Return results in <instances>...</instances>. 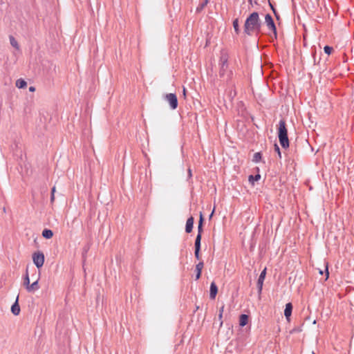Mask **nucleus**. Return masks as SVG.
Returning <instances> with one entry per match:
<instances>
[{"label": "nucleus", "mask_w": 354, "mask_h": 354, "mask_svg": "<svg viewBox=\"0 0 354 354\" xmlns=\"http://www.w3.org/2000/svg\"><path fill=\"white\" fill-rule=\"evenodd\" d=\"M261 21L257 12H252L245 19L244 33L251 36L253 33L258 35L261 28Z\"/></svg>", "instance_id": "nucleus-1"}, {"label": "nucleus", "mask_w": 354, "mask_h": 354, "mask_svg": "<svg viewBox=\"0 0 354 354\" xmlns=\"http://www.w3.org/2000/svg\"><path fill=\"white\" fill-rule=\"evenodd\" d=\"M254 4H257V3H257V1H254Z\"/></svg>", "instance_id": "nucleus-43"}, {"label": "nucleus", "mask_w": 354, "mask_h": 354, "mask_svg": "<svg viewBox=\"0 0 354 354\" xmlns=\"http://www.w3.org/2000/svg\"><path fill=\"white\" fill-rule=\"evenodd\" d=\"M42 236L47 239H49L53 237V232L51 230L45 229L42 232Z\"/></svg>", "instance_id": "nucleus-16"}, {"label": "nucleus", "mask_w": 354, "mask_h": 354, "mask_svg": "<svg viewBox=\"0 0 354 354\" xmlns=\"http://www.w3.org/2000/svg\"><path fill=\"white\" fill-rule=\"evenodd\" d=\"M249 317L245 314H242L239 317V325L242 327L245 326L248 322Z\"/></svg>", "instance_id": "nucleus-13"}, {"label": "nucleus", "mask_w": 354, "mask_h": 354, "mask_svg": "<svg viewBox=\"0 0 354 354\" xmlns=\"http://www.w3.org/2000/svg\"><path fill=\"white\" fill-rule=\"evenodd\" d=\"M200 250H201V249L195 248L194 255L197 259H199V258H200Z\"/></svg>", "instance_id": "nucleus-29"}, {"label": "nucleus", "mask_w": 354, "mask_h": 354, "mask_svg": "<svg viewBox=\"0 0 354 354\" xmlns=\"http://www.w3.org/2000/svg\"><path fill=\"white\" fill-rule=\"evenodd\" d=\"M223 310H224V306H223L219 309V313H220V314H223Z\"/></svg>", "instance_id": "nucleus-36"}, {"label": "nucleus", "mask_w": 354, "mask_h": 354, "mask_svg": "<svg viewBox=\"0 0 354 354\" xmlns=\"http://www.w3.org/2000/svg\"><path fill=\"white\" fill-rule=\"evenodd\" d=\"M203 266H204V264H203V261L199 262L196 266V280H198L201 277V272H202V270L203 268Z\"/></svg>", "instance_id": "nucleus-12"}, {"label": "nucleus", "mask_w": 354, "mask_h": 354, "mask_svg": "<svg viewBox=\"0 0 354 354\" xmlns=\"http://www.w3.org/2000/svg\"><path fill=\"white\" fill-rule=\"evenodd\" d=\"M319 273H320L321 274H323V272H322V270H320Z\"/></svg>", "instance_id": "nucleus-44"}, {"label": "nucleus", "mask_w": 354, "mask_h": 354, "mask_svg": "<svg viewBox=\"0 0 354 354\" xmlns=\"http://www.w3.org/2000/svg\"><path fill=\"white\" fill-rule=\"evenodd\" d=\"M270 6H271V8H272V11H273V12H274V15H275L276 18L278 19H279V15H278V14L277 13V12H276V10H275L274 8L272 6V4H271V3H270Z\"/></svg>", "instance_id": "nucleus-32"}, {"label": "nucleus", "mask_w": 354, "mask_h": 354, "mask_svg": "<svg viewBox=\"0 0 354 354\" xmlns=\"http://www.w3.org/2000/svg\"><path fill=\"white\" fill-rule=\"evenodd\" d=\"M292 311V305L291 303H288L286 304V308L284 310V315L286 318L289 320L290 317L291 316Z\"/></svg>", "instance_id": "nucleus-11"}, {"label": "nucleus", "mask_w": 354, "mask_h": 354, "mask_svg": "<svg viewBox=\"0 0 354 354\" xmlns=\"http://www.w3.org/2000/svg\"><path fill=\"white\" fill-rule=\"evenodd\" d=\"M16 86L19 88H23L27 86V83L24 80L19 79L16 82Z\"/></svg>", "instance_id": "nucleus-18"}, {"label": "nucleus", "mask_w": 354, "mask_h": 354, "mask_svg": "<svg viewBox=\"0 0 354 354\" xmlns=\"http://www.w3.org/2000/svg\"><path fill=\"white\" fill-rule=\"evenodd\" d=\"M315 51L313 53V57H314V63L316 64V59H315Z\"/></svg>", "instance_id": "nucleus-40"}, {"label": "nucleus", "mask_w": 354, "mask_h": 354, "mask_svg": "<svg viewBox=\"0 0 354 354\" xmlns=\"http://www.w3.org/2000/svg\"><path fill=\"white\" fill-rule=\"evenodd\" d=\"M227 61H228L227 54L225 52L222 51L221 54V57H220L219 65L224 66H228Z\"/></svg>", "instance_id": "nucleus-8"}, {"label": "nucleus", "mask_w": 354, "mask_h": 354, "mask_svg": "<svg viewBox=\"0 0 354 354\" xmlns=\"http://www.w3.org/2000/svg\"><path fill=\"white\" fill-rule=\"evenodd\" d=\"M231 87V89L228 91L227 95L230 100H232L236 95V91L234 89V84H232L229 85Z\"/></svg>", "instance_id": "nucleus-14"}, {"label": "nucleus", "mask_w": 354, "mask_h": 354, "mask_svg": "<svg viewBox=\"0 0 354 354\" xmlns=\"http://www.w3.org/2000/svg\"><path fill=\"white\" fill-rule=\"evenodd\" d=\"M232 75H233V72L232 71H229L228 72H227V73L225 75V78H223V80L226 81L227 83L230 85V84H232L231 83H230V80L232 79Z\"/></svg>", "instance_id": "nucleus-19"}, {"label": "nucleus", "mask_w": 354, "mask_h": 354, "mask_svg": "<svg viewBox=\"0 0 354 354\" xmlns=\"http://www.w3.org/2000/svg\"><path fill=\"white\" fill-rule=\"evenodd\" d=\"M192 176V170L190 168L188 169V178H190Z\"/></svg>", "instance_id": "nucleus-34"}, {"label": "nucleus", "mask_w": 354, "mask_h": 354, "mask_svg": "<svg viewBox=\"0 0 354 354\" xmlns=\"http://www.w3.org/2000/svg\"><path fill=\"white\" fill-rule=\"evenodd\" d=\"M24 285L26 286V289H27V287L28 286H30V279H29L28 268L26 269V274L24 278Z\"/></svg>", "instance_id": "nucleus-21"}, {"label": "nucleus", "mask_w": 354, "mask_h": 354, "mask_svg": "<svg viewBox=\"0 0 354 354\" xmlns=\"http://www.w3.org/2000/svg\"><path fill=\"white\" fill-rule=\"evenodd\" d=\"M213 214H214V210H213V211H212V212L210 214V215H209V218H212V216H213Z\"/></svg>", "instance_id": "nucleus-41"}, {"label": "nucleus", "mask_w": 354, "mask_h": 354, "mask_svg": "<svg viewBox=\"0 0 354 354\" xmlns=\"http://www.w3.org/2000/svg\"><path fill=\"white\" fill-rule=\"evenodd\" d=\"M266 274V268H265L261 272L258 281H257V288L259 294L261 293L263 281Z\"/></svg>", "instance_id": "nucleus-6"}, {"label": "nucleus", "mask_w": 354, "mask_h": 354, "mask_svg": "<svg viewBox=\"0 0 354 354\" xmlns=\"http://www.w3.org/2000/svg\"><path fill=\"white\" fill-rule=\"evenodd\" d=\"M261 160V153L260 152H257L254 154L253 156V162H259Z\"/></svg>", "instance_id": "nucleus-25"}, {"label": "nucleus", "mask_w": 354, "mask_h": 354, "mask_svg": "<svg viewBox=\"0 0 354 354\" xmlns=\"http://www.w3.org/2000/svg\"><path fill=\"white\" fill-rule=\"evenodd\" d=\"M201 235H196L194 243L195 248L201 249Z\"/></svg>", "instance_id": "nucleus-23"}, {"label": "nucleus", "mask_w": 354, "mask_h": 354, "mask_svg": "<svg viewBox=\"0 0 354 354\" xmlns=\"http://www.w3.org/2000/svg\"><path fill=\"white\" fill-rule=\"evenodd\" d=\"M194 225V218L192 216L187 218L185 225V232L190 233L192 231Z\"/></svg>", "instance_id": "nucleus-10"}, {"label": "nucleus", "mask_w": 354, "mask_h": 354, "mask_svg": "<svg viewBox=\"0 0 354 354\" xmlns=\"http://www.w3.org/2000/svg\"><path fill=\"white\" fill-rule=\"evenodd\" d=\"M233 28H234V31L236 32V33L239 34V32H240V28H239V19H235L233 21Z\"/></svg>", "instance_id": "nucleus-22"}, {"label": "nucleus", "mask_w": 354, "mask_h": 354, "mask_svg": "<svg viewBox=\"0 0 354 354\" xmlns=\"http://www.w3.org/2000/svg\"><path fill=\"white\" fill-rule=\"evenodd\" d=\"M261 178L260 174H256L254 176L252 175H250L249 176V181L252 183H254V181H257Z\"/></svg>", "instance_id": "nucleus-24"}, {"label": "nucleus", "mask_w": 354, "mask_h": 354, "mask_svg": "<svg viewBox=\"0 0 354 354\" xmlns=\"http://www.w3.org/2000/svg\"><path fill=\"white\" fill-rule=\"evenodd\" d=\"M228 66H220L219 76L221 78H225V75L228 72Z\"/></svg>", "instance_id": "nucleus-17"}, {"label": "nucleus", "mask_w": 354, "mask_h": 354, "mask_svg": "<svg viewBox=\"0 0 354 354\" xmlns=\"http://www.w3.org/2000/svg\"><path fill=\"white\" fill-rule=\"evenodd\" d=\"M202 232H203V226L198 225V234H197V235H201L202 236Z\"/></svg>", "instance_id": "nucleus-31"}, {"label": "nucleus", "mask_w": 354, "mask_h": 354, "mask_svg": "<svg viewBox=\"0 0 354 354\" xmlns=\"http://www.w3.org/2000/svg\"><path fill=\"white\" fill-rule=\"evenodd\" d=\"M249 3L251 5V6H253V1L252 0H248Z\"/></svg>", "instance_id": "nucleus-38"}, {"label": "nucleus", "mask_w": 354, "mask_h": 354, "mask_svg": "<svg viewBox=\"0 0 354 354\" xmlns=\"http://www.w3.org/2000/svg\"><path fill=\"white\" fill-rule=\"evenodd\" d=\"M183 93L185 95V88H183Z\"/></svg>", "instance_id": "nucleus-42"}, {"label": "nucleus", "mask_w": 354, "mask_h": 354, "mask_svg": "<svg viewBox=\"0 0 354 354\" xmlns=\"http://www.w3.org/2000/svg\"><path fill=\"white\" fill-rule=\"evenodd\" d=\"M10 44L12 47L15 48L16 49H19V44H18V42L14 38L13 36L10 35Z\"/></svg>", "instance_id": "nucleus-20"}, {"label": "nucleus", "mask_w": 354, "mask_h": 354, "mask_svg": "<svg viewBox=\"0 0 354 354\" xmlns=\"http://www.w3.org/2000/svg\"><path fill=\"white\" fill-rule=\"evenodd\" d=\"M324 51L327 55H330L333 51V48L329 46H325L324 48Z\"/></svg>", "instance_id": "nucleus-26"}, {"label": "nucleus", "mask_w": 354, "mask_h": 354, "mask_svg": "<svg viewBox=\"0 0 354 354\" xmlns=\"http://www.w3.org/2000/svg\"><path fill=\"white\" fill-rule=\"evenodd\" d=\"M203 217L202 213H201V214H200V220H199V222H198V225L203 226Z\"/></svg>", "instance_id": "nucleus-33"}, {"label": "nucleus", "mask_w": 354, "mask_h": 354, "mask_svg": "<svg viewBox=\"0 0 354 354\" xmlns=\"http://www.w3.org/2000/svg\"><path fill=\"white\" fill-rule=\"evenodd\" d=\"M19 295H17L15 302L11 306V312L15 315H18L20 313V307L18 303Z\"/></svg>", "instance_id": "nucleus-9"}, {"label": "nucleus", "mask_w": 354, "mask_h": 354, "mask_svg": "<svg viewBox=\"0 0 354 354\" xmlns=\"http://www.w3.org/2000/svg\"><path fill=\"white\" fill-rule=\"evenodd\" d=\"M35 90V87H33V86H30V87L29 88V91H34Z\"/></svg>", "instance_id": "nucleus-37"}, {"label": "nucleus", "mask_w": 354, "mask_h": 354, "mask_svg": "<svg viewBox=\"0 0 354 354\" xmlns=\"http://www.w3.org/2000/svg\"><path fill=\"white\" fill-rule=\"evenodd\" d=\"M55 187L54 186L51 189V196H50V202L53 203L55 200Z\"/></svg>", "instance_id": "nucleus-28"}, {"label": "nucleus", "mask_w": 354, "mask_h": 354, "mask_svg": "<svg viewBox=\"0 0 354 354\" xmlns=\"http://www.w3.org/2000/svg\"><path fill=\"white\" fill-rule=\"evenodd\" d=\"M278 138L281 147L284 149L289 147V140L288 137V130L284 120H280L278 127Z\"/></svg>", "instance_id": "nucleus-2"}, {"label": "nucleus", "mask_w": 354, "mask_h": 354, "mask_svg": "<svg viewBox=\"0 0 354 354\" xmlns=\"http://www.w3.org/2000/svg\"><path fill=\"white\" fill-rule=\"evenodd\" d=\"M222 317H223V314H220L218 315V318L220 320H221L222 319ZM223 325V321H221V323H220V326H221Z\"/></svg>", "instance_id": "nucleus-35"}, {"label": "nucleus", "mask_w": 354, "mask_h": 354, "mask_svg": "<svg viewBox=\"0 0 354 354\" xmlns=\"http://www.w3.org/2000/svg\"><path fill=\"white\" fill-rule=\"evenodd\" d=\"M265 23H266V26H268V29L272 30L273 32L275 37H277V28H276L275 24L273 21V19L270 14H267L266 15Z\"/></svg>", "instance_id": "nucleus-5"}, {"label": "nucleus", "mask_w": 354, "mask_h": 354, "mask_svg": "<svg viewBox=\"0 0 354 354\" xmlns=\"http://www.w3.org/2000/svg\"><path fill=\"white\" fill-rule=\"evenodd\" d=\"M165 100L169 103V106L172 110H174L178 107V99L175 93L166 94Z\"/></svg>", "instance_id": "nucleus-3"}, {"label": "nucleus", "mask_w": 354, "mask_h": 354, "mask_svg": "<svg viewBox=\"0 0 354 354\" xmlns=\"http://www.w3.org/2000/svg\"><path fill=\"white\" fill-rule=\"evenodd\" d=\"M218 292L217 286L214 282H212L209 288V298L211 299H215L216 294Z\"/></svg>", "instance_id": "nucleus-7"}, {"label": "nucleus", "mask_w": 354, "mask_h": 354, "mask_svg": "<svg viewBox=\"0 0 354 354\" xmlns=\"http://www.w3.org/2000/svg\"><path fill=\"white\" fill-rule=\"evenodd\" d=\"M32 261L37 268L43 266L44 263V255L41 252H35L32 254Z\"/></svg>", "instance_id": "nucleus-4"}, {"label": "nucleus", "mask_w": 354, "mask_h": 354, "mask_svg": "<svg viewBox=\"0 0 354 354\" xmlns=\"http://www.w3.org/2000/svg\"><path fill=\"white\" fill-rule=\"evenodd\" d=\"M312 353H313V354H315V352H313Z\"/></svg>", "instance_id": "nucleus-45"}, {"label": "nucleus", "mask_w": 354, "mask_h": 354, "mask_svg": "<svg viewBox=\"0 0 354 354\" xmlns=\"http://www.w3.org/2000/svg\"><path fill=\"white\" fill-rule=\"evenodd\" d=\"M208 1L207 0H205L202 3H201L198 7H197V9L196 10L198 12L201 11V10L203 9V8L207 5Z\"/></svg>", "instance_id": "nucleus-27"}, {"label": "nucleus", "mask_w": 354, "mask_h": 354, "mask_svg": "<svg viewBox=\"0 0 354 354\" xmlns=\"http://www.w3.org/2000/svg\"><path fill=\"white\" fill-rule=\"evenodd\" d=\"M274 149H275L276 152H277L279 158H281L280 149H279V146L277 144L274 145Z\"/></svg>", "instance_id": "nucleus-30"}, {"label": "nucleus", "mask_w": 354, "mask_h": 354, "mask_svg": "<svg viewBox=\"0 0 354 354\" xmlns=\"http://www.w3.org/2000/svg\"><path fill=\"white\" fill-rule=\"evenodd\" d=\"M39 288V284H38V280L33 282L32 284H30L27 287V291L29 292H34L35 290H37Z\"/></svg>", "instance_id": "nucleus-15"}, {"label": "nucleus", "mask_w": 354, "mask_h": 354, "mask_svg": "<svg viewBox=\"0 0 354 354\" xmlns=\"http://www.w3.org/2000/svg\"><path fill=\"white\" fill-rule=\"evenodd\" d=\"M326 278H328V275H329V273H328V268H326Z\"/></svg>", "instance_id": "nucleus-39"}]
</instances>
